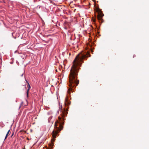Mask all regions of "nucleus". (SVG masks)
<instances>
[{"label":"nucleus","instance_id":"nucleus-1","mask_svg":"<svg viewBox=\"0 0 149 149\" xmlns=\"http://www.w3.org/2000/svg\"><path fill=\"white\" fill-rule=\"evenodd\" d=\"M90 56L89 54L87 52L86 54H78L74 60L69 76V86L71 89L75 87L79 84V81L77 80L76 78L79 67L82 63L83 59Z\"/></svg>","mask_w":149,"mask_h":149},{"label":"nucleus","instance_id":"nucleus-2","mask_svg":"<svg viewBox=\"0 0 149 149\" xmlns=\"http://www.w3.org/2000/svg\"><path fill=\"white\" fill-rule=\"evenodd\" d=\"M63 109V110L62 106H61L60 107H59V109H60L61 112L62 113V118L59 117V121H57L55 122L54 126L56 130L53 131L52 133V136L54 138L56 137V135L58 133V131L61 130L63 128V126L61 125L64 124L63 122L64 119V116L65 114H66L65 109L64 108Z\"/></svg>","mask_w":149,"mask_h":149},{"label":"nucleus","instance_id":"nucleus-3","mask_svg":"<svg viewBox=\"0 0 149 149\" xmlns=\"http://www.w3.org/2000/svg\"><path fill=\"white\" fill-rule=\"evenodd\" d=\"M70 102L68 100V98L67 97L65 99V105L66 106H68L70 105Z\"/></svg>","mask_w":149,"mask_h":149},{"label":"nucleus","instance_id":"nucleus-4","mask_svg":"<svg viewBox=\"0 0 149 149\" xmlns=\"http://www.w3.org/2000/svg\"><path fill=\"white\" fill-rule=\"evenodd\" d=\"M103 15L101 14H99L98 16H97V18L99 20H102V17L103 16Z\"/></svg>","mask_w":149,"mask_h":149},{"label":"nucleus","instance_id":"nucleus-5","mask_svg":"<svg viewBox=\"0 0 149 149\" xmlns=\"http://www.w3.org/2000/svg\"><path fill=\"white\" fill-rule=\"evenodd\" d=\"M10 131V130H9L8 131V132H7V134H6V136H5V139L7 138V137L8 135V134H9V133Z\"/></svg>","mask_w":149,"mask_h":149},{"label":"nucleus","instance_id":"nucleus-6","mask_svg":"<svg viewBox=\"0 0 149 149\" xmlns=\"http://www.w3.org/2000/svg\"><path fill=\"white\" fill-rule=\"evenodd\" d=\"M52 116H50L49 117V118H48V121L49 122L50 121V120L52 118Z\"/></svg>","mask_w":149,"mask_h":149},{"label":"nucleus","instance_id":"nucleus-7","mask_svg":"<svg viewBox=\"0 0 149 149\" xmlns=\"http://www.w3.org/2000/svg\"><path fill=\"white\" fill-rule=\"evenodd\" d=\"M30 89H27V97H28V92H29V90Z\"/></svg>","mask_w":149,"mask_h":149},{"label":"nucleus","instance_id":"nucleus-8","mask_svg":"<svg viewBox=\"0 0 149 149\" xmlns=\"http://www.w3.org/2000/svg\"><path fill=\"white\" fill-rule=\"evenodd\" d=\"M52 111H50V112H48L47 113V114L48 115H50V114H52Z\"/></svg>","mask_w":149,"mask_h":149},{"label":"nucleus","instance_id":"nucleus-9","mask_svg":"<svg viewBox=\"0 0 149 149\" xmlns=\"http://www.w3.org/2000/svg\"><path fill=\"white\" fill-rule=\"evenodd\" d=\"M28 89H30L31 87H30V86L29 85V83H28Z\"/></svg>","mask_w":149,"mask_h":149},{"label":"nucleus","instance_id":"nucleus-10","mask_svg":"<svg viewBox=\"0 0 149 149\" xmlns=\"http://www.w3.org/2000/svg\"><path fill=\"white\" fill-rule=\"evenodd\" d=\"M24 73H23L21 75V77H22Z\"/></svg>","mask_w":149,"mask_h":149},{"label":"nucleus","instance_id":"nucleus-11","mask_svg":"<svg viewBox=\"0 0 149 149\" xmlns=\"http://www.w3.org/2000/svg\"><path fill=\"white\" fill-rule=\"evenodd\" d=\"M22 149H25V148H23Z\"/></svg>","mask_w":149,"mask_h":149}]
</instances>
